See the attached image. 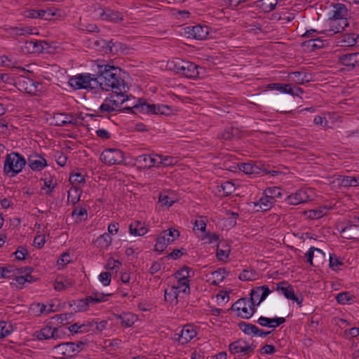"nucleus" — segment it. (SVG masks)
Returning a JSON list of instances; mask_svg holds the SVG:
<instances>
[{"label":"nucleus","mask_w":359,"mask_h":359,"mask_svg":"<svg viewBox=\"0 0 359 359\" xmlns=\"http://www.w3.org/2000/svg\"><path fill=\"white\" fill-rule=\"evenodd\" d=\"M96 75L97 88L103 91H112L118 96L124 97L129 90L126 81L128 74L121 68L108 64L99 65Z\"/></svg>","instance_id":"1"},{"label":"nucleus","mask_w":359,"mask_h":359,"mask_svg":"<svg viewBox=\"0 0 359 359\" xmlns=\"http://www.w3.org/2000/svg\"><path fill=\"white\" fill-rule=\"evenodd\" d=\"M26 163L23 156L18 152H11L6 155L4 171L6 175L14 177L22 170Z\"/></svg>","instance_id":"2"},{"label":"nucleus","mask_w":359,"mask_h":359,"mask_svg":"<svg viewBox=\"0 0 359 359\" xmlns=\"http://www.w3.org/2000/svg\"><path fill=\"white\" fill-rule=\"evenodd\" d=\"M96 75L83 73L72 76L69 79L68 84L74 90L80 89H97V84L96 83Z\"/></svg>","instance_id":"3"},{"label":"nucleus","mask_w":359,"mask_h":359,"mask_svg":"<svg viewBox=\"0 0 359 359\" xmlns=\"http://www.w3.org/2000/svg\"><path fill=\"white\" fill-rule=\"evenodd\" d=\"M84 342L79 341L77 342H65L54 346V350L57 359H69L76 356L84 346Z\"/></svg>","instance_id":"4"},{"label":"nucleus","mask_w":359,"mask_h":359,"mask_svg":"<svg viewBox=\"0 0 359 359\" xmlns=\"http://www.w3.org/2000/svg\"><path fill=\"white\" fill-rule=\"evenodd\" d=\"M180 236V231L173 228L163 231L162 234L156 238L154 250L163 252L170 243L177 240Z\"/></svg>","instance_id":"5"},{"label":"nucleus","mask_w":359,"mask_h":359,"mask_svg":"<svg viewBox=\"0 0 359 359\" xmlns=\"http://www.w3.org/2000/svg\"><path fill=\"white\" fill-rule=\"evenodd\" d=\"M100 159L107 165L123 164L124 153L118 149H106L101 153Z\"/></svg>","instance_id":"6"},{"label":"nucleus","mask_w":359,"mask_h":359,"mask_svg":"<svg viewBox=\"0 0 359 359\" xmlns=\"http://www.w3.org/2000/svg\"><path fill=\"white\" fill-rule=\"evenodd\" d=\"M94 48L105 54L116 55L119 51L123 50V43L114 41V40L106 41L102 39H98L93 42Z\"/></svg>","instance_id":"7"},{"label":"nucleus","mask_w":359,"mask_h":359,"mask_svg":"<svg viewBox=\"0 0 359 359\" xmlns=\"http://www.w3.org/2000/svg\"><path fill=\"white\" fill-rule=\"evenodd\" d=\"M184 31L187 38H192L196 40L205 39L208 35V27L200 25L187 26L184 28Z\"/></svg>","instance_id":"8"},{"label":"nucleus","mask_w":359,"mask_h":359,"mask_svg":"<svg viewBox=\"0 0 359 359\" xmlns=\"http://www.w3.org/2000/svg\"><path fill=\"white\" fill-rule=\"evenodd\" d=\"M276 290L280 291L287 299L295 302L300 307L302 306L303 298L302 295L300 297L297 296L292 286L288 284L287 281L278 283Z\"/></svg>","instance_id":"9"},{"label":"nucleus","mask_w":359,"mask_h":359,"mask_svg":"<svg viewBox=\"0 0 359 359\" xmlns=\"http://www.w3.org/2000/svg\"><path fill=\"white\" fill-rule=\"evenodd\" d=\"M16 85L20 91L28 94H34L36 91L39 83L34 81L32 79L21 76L18 78Z\"/></svg>","instance_id":"10"},{"label":"nucleus","mask_w":359,"mask_h":359,"mask_svg":"<svg viewBox=\"0 0 359 359\" xmlns=\"http://www.w3.org/2000/svg\"><path fill=\"white\" fill-rule=\"evenodd\" d=\"M271 292V290L266 285L255 287L251 290V297L249 299V301H257V305H259V304L263 302Z\"/></svg>","instance_id":"11"},{"label":"nucleus","mask_w":359,"mask_h":359,"mask_svg":"<svg viewBox=\"0 0 359 359\" xmlns=\"http://www.w3.org/2000/svg\"><path fill=\"white\" fill-rule=\"evenodd\" d=\"M334 10L332 11V15L330 17V19L335 20H341V25L344 26H348V22L347 20L348 16V9L346 6L340 3L333 4H332Z\"/></svg>","instance_id":"12"},{"label":"nucleus","mask_w":359,"mask_h":359,"mask_svg":"<svg viewBox=\"0 0 359 359\" xmlns=\"http://www.w3.org/2000/svg\"><path fill=\"white\" fill-rule=\"evenodd\" d=\"M245 346H241V341H235L231 343L229 346V350L232 354H236L239 353H243V355H246L249 356L251 353H253L255 346L253 344H248L246 341H243Z\"/></svg>","instance_id":"13"},{"label":"nucleus","mask_w":359,"mask_h":359,"mask_svg":"<svg viewBox=\"0 0 359 359\" xmlns=\"http://www.w3.org/2000/svg\"><path fill=\"white\" fill-rule=\"evenodd\" d=\"M196 332L189 325L184 326L179 334H175V339H177L179 343L185 344L189 342L195 336Z\"/></svg>","instance_id":"14"},{"label":"nucleus","mask_w":359,"mask_h":359,"mask_svg":"<svg viewBox=\"0 0 359 359\" xmlns=\"http://www.w3.org/2000/svg\"><path fill=\"white\" fill-rule=\"evenodd\" d=\"M53 119L55 121L54 125L57 126L77 125V121L74 118L72 114L56 113L53 116Z\"/></svg>","instance_id":"15"},{"label":"nucleus","mask_w":359,"mask_h":359,"mask_svg":"<svg viewBox=\"0 0 359 359\" xmlns=\"http://www.w3.org/2000/svg\"><path fill=\"white\" fill-rule=\"evenodd\" d=\"M184 63L185 65H184V67L180 72V75L189 79H196L198 77V68L201 67L195 63L189 61L184 60Z\"/></svg>","instance_id":"16"},{"label":"nucleus","mask_w":359,"mask_h":359,"mask_svg":"<svg viewBox=\"0 0 359 359\" xmlns=\"http://www.w3.org/2000/svg\"><path fill=\"white\" fill-rule=\"evenodd\" d=\"M28 164L34 171H41L48 165L47 161L37 154H34L29 156Z\"/></svg>","instance_id":"17"},{"label":"nucleus","mask_w":359,"mask_h":359,"mask_svg":"<svg viewBox=\"0 0 359 359\" xmlns=\"http://www.w3.org/2000/svg\"><path fill=\"white\" fill-rule=\"evenodd\" d=\"M285 201L290 205H297L309 201V196L306 191L299 189L294 194L287 196Z\"/></svg>","instance_id":"18"},{"label":"nucleus","mask_w":359,"mask_h":359,"mask_svg":"<svg viewBox=\"0 0 359 359\" xmlns=\"http://www.w3.org/2000/svg\"><path fill=\"white\" fill-rule=\"evenodd\" d=\"M100 18L103 20H108L114 23H118L123 20V15L120 12L109 8L102 10V12L100 13Z\"/></svg>","instance_id":"19"},{"label":"nucleus","mask_w":359,"mask_h":359,"mask_svg":"<svg viewBox=\"0 0 359 359\" xmlns=\"http://www.w3.org/2000/svg\"><path fill=\"white\" fill-rule=\"evenodd\" d=\"M257 322L262 327L276 328V327L283 324L285 322V318L282 317L269 318L261 316L258 318Z\"/></svg>","instance_id":"20"},{"label":"nucleus","mask_w":359,"mask_h":359,"mask_svg":"<svg viewBox=\"0 0 359 359\" xmlns=\"http://www.w3.org/2000/svg\"><path fill=\"white\" fill-rule=\"evenodd\" d=\"M135 161L136 163L144 168H150L153 166H156V159L151 155H140L135 158Z\"/></svg>","instance_id":"21"},{"label":"nucleus","mask_w":359,"mask_h":359,"mask_svg":"<svg viewBox=\"0 0 359 359\" xmlns=\"http://www.w3.org/2000/svg\"><path fill=\"white\" fill-rule=\"evenodd\" d=\"M53 327L49 325H46L39 330L35 331L33 334V337L39 341L48 340L53 339Z\"/></svg>","instance_id":"22"},{"label":"nucleus","mask_w":359,"mask_h":359,"mask_svg":"<svg viewBox=\"0 0 359 359\" xmlns=\"http://www.w3.org/2000/svg\"><path fill=\"white\" fill-rule=\"evenodd\" d=\"M358 36L354 33L344 34L338 38L337 43L342 47L353 46L357 43Z\"/></svg>","instance_id":"23"},{"label":"nucleus","mask_w":359,"mask_h":359,"mask_svg":"<svg viewBox=\"0 0 359 359\" xmlns=\"http://www.w3.org/2000/svg\"><path fill=\"white\" fill-rule=\"evenodd\" d=\"M116 319L121 320V326L124 327H131L137 320V316L132 313H123L121 314H114Z\"/></svg>","instance_id":"24"},{"label":"nucleus","mask_w":359,"mask_h":359,"mask_svg":"<svg viewBox=\"0 0 359 359\" xmlns=\"http://www.w3.org/2000/svg\"><path fill=\"white\" fill-rule=\"evenodd\" d=\"M268 88L271 90H276L281 93L290 94L293 96L298 95L297 93L294 92V88L290 83H273L269 84Z\"/></svg>","instance_id":"25"},{"label":"nucleus","mask_w":359,"mask_h":359,"mask_svg":"<svg viewBox=\"0 0 359 359\" xmlns=\"http://www.w3.org/2000/svg\"><path fill=\"white\" fill-rule=\"evenodd\" d=\"M289 78L291 79L297 84H304L308 83L311 80V74L303 72H294L289 74Z\"/></svg>","instance_id":"26"},{"label":"nucleus","mask_w":359,"mask_h":359,"mask_svg":"<svg viewBox=\"0 0 359 359\" xmlns=\"http://www.w3.org/2000/svg\"><path fill=\"white\" fill-rule=\"evenodd\" d=\"M180 292V286H172L170 289H165L164 294L165 300L170 304H177Z\"/></svg>","instance_id":"27"},{"label":"nucleus","mask_w":359,"mask_h":359,"mask_svg":"<svg viewBox=\"0 0 359 359\" xmlns=\"http://www.w3.org/2000/svg\"><path fill=\"white\" fill-rule=\"evenodd\" d=\"M359 227L358 224H349L341 231L342 237L346 239H354L358 236L357 229Z\"/></svg>","instance_id":"28"},{"label":"nucleus","mask_w":359,"mask_h":359,"mask_svg":"<svg viewBox=\"0 0 359 359\" xmlns=\"http://www.w3.org/2000/svg\"><path fill=\"white\" fill-rule=\"evenodd\" d=\"M129 231L130 234L134 236H144L147 232V229L145 227L144 223L140 221H135L129 226Z\"/></svg>","instance_id":"29"},{"label":"nucleus","mask_w":359,"mask_h":359,"mask_svg":"<svg viewBox=\"0 0 359 359\" xmlns=\"http://www.w3.org/2000/svg\"><path fill=\"white\" fill-rule=\"evenodd\" d=\"M339 63L348 67V70H352L356 67L353 53H346L339 56Z\"/></svg>","instance_id":"30"},{"label":"nucleus","mask_w":359,"mask_h":359,"mask_svg":"<svg viewBox=\"0 0 359 359\" xmlns=\"http://www.w3.org/2000/svg\"><path fill=\"white\" fill-rule=\"evenodd\" d=\"M65 13L57 8H48L44 10V20H55L61 19Z\"/></svg>","instance_id":"31"},{"label":"nucleus","mask_w":359,"mask_h":359,"mask_svg":"<svg viewBox=\"0 0 359 359\" xmlns=\"http://www.w3.org/2000/svg\"><path fill=\"white\" fill-rule=\"evenodd\" d=\"M341 25V20H335L330 18V29L320 31V34H325L327 32H332L334 34L341 32L347 26H344Z\"/></svg>","instance_id":"32"},{"label":"nucleus","mask_w":359,"mask_h":359,"mask_svg":"<svg viewBox=\"0 0 359 359\" xmlns=\"http://www.w3.org/2000/svg\"><path fill=\"white\" fill-rule=\"evenodd\" d=\"M112 238L107 233H104L100 236L95 241V244L97 248L106 249L111 245Z\"/></svg>","instance_id":"33"},{"label":"nucleus","mask_w":359,"mask_h":359,"mask_svg":"<svg viewBox=\"0 0 359 359\" xmlns=\"http://www.w3.org/2000/svg\"><path fill=\"white\" fill-rule=\"evenodd\" d=\"M184 65H185L184 60L180 58H174L168 62L167 67L168 69L173 71L175 74L180 75V72L184 67Z\"/></svg>","instance_id":"34"},{"label":"nucleus","mask_w":359,"mask_h":359,"mask_svg":"<svg viewBox=\"0 0 359 359\" xmlns=\"http://www.w3.org/2000/svg\"><path fill=\"white\" fill-rule=\"evenodd\" d=\"M275 201H273L271 198L268 197V195H264V196L262 197L257 203L255 205H259L260 210L262 212L267 211L271 208Z\"/></svg>","instance_id":"35"},{"label":"nucleus","mask_w":359,"mask_h":359,"mask_svg":"<svg viewBox=\"0 0 359 359\" xmlns=\"http://www.w3.org/2000/svg\"><path fill=\"white\" fill-rule=\"evenodd\" d=\"M249 299L247 298H241L237 300L234 304H232L231 307V310L234 311H241L243 314L246 315L247 312V304L248 303Z\"/></svg>","instance_id":"36"},{"label":"nucleus","mask_w":359,"mask_h":359,"mask_svg":"<svg viewBox=\"0 0 359 359\" xmlns=\"http://www.w3.org/2000/svg\"><path fill=\"white\" fill-rule=\"evenodd\" d=\"M341 185L345 187L359 186V176H344Z\"/></svg>","instance_id":"37"},{"label":"nucleus","mask_w":359,"mask_h":359,"mask_svg":"<svg viewBox=\"0 0 359 359\" xmlns=\"http://www.w3.org/2000/svg\"><path fill=\"white\" fill-rule=\"evenodd\" d=\"M217 188L219 191H223L224 196L231 195L236 189L233 183L230 181H226L224 183H222L220 186H217Z\"/></svg>","instance_id":"38"},{"label":"nucleus","mask_w":359,"mask_h":359,"mask_svg":"<svg viewBox=\"0 0 359 359\" xmlns=\"http://www.w3.org/2000/svg\"><path fill=\"white\" fill-rule=\"evenodd\" d=\"M238 326L245 334L256 335L257 329L256 325L242 321L238 324Z\"/></svg>","instance_id":"39"},{"label":"nucleus","mask_w":359,"mask_h":359,"mask_svg":"<svg viewBox=\"0 0 359 359\" xmlns=\"http://www.w3.org/2000/svg\"><path fill=\"white\" fill-rule=\"evenodd\" d=\"M327 207H320L318 209L309 210L308 217L312 219H317L327 215Z\"/></svg>","instance_id":"40"},{"label":"nucleus","mask_w":359,"mask_h":359,"mask_svg":"<svg viewBox=\"0 0 359 359\" xmlns=\"http://www.w3.org/2000/svg\"><path fill=\"white\" fill-rule=\"evenodd\" d=\"M149 103L145 99L140 98L137 100V103L135 104V110L137 113L148 114Z\"/></svg>","instance_id":"41"},{"label":"nucleus","mask_w":359,"mask_h":359,"mask_svg":"<svg viewBox=\"0 0 359 359\" xmlns=\"http://www.w3.org/2000/svg\"><path fill=\"white\" fill-rule=\"evenodd\" d=\"M264 195H268L273 201H276V198H280L282 196L281 189L278 187H268L264 191Z\"/></svg>","instance_id":"42"},{"label":"nucleus","mask_w":359,"mask_h":359,"mask_svg":"<svg viewBox=\"0 0 359 359\" xmlns=\"http://www.w3.org/2000/svg\"><path fill=\"white\" fill-rule=\"evenodd\" d=\"M302 46L311 47V50H313L317 48H323L324 46L323 41L320 39H311L302 43Z\"/></svg>","instance_id":"43"},{"label":"nucleus","mask_w":359,"mask_h":359,"mask_svg":"<svg viewBox=\"0 0 359 359\" xmlns=\"http://www.w3.org/2000/svg\"><path fill=\"white\" fill-rule=\"evenodd\" d=\"M329 266L332 270H337L339 266H343L344 263L336 254L330 255Z\"/></svg>","instance_id":"44"},{"label":"nucleus","mask_w":359,"mask_h":359,"mask_svg":"<svg viewBox=\"0 0 359 359\" xmlns=\"http://www.w3.org/2000/svg\"><path fill=\"white\" fill-rule=\"evenodd\" d=\"M261 2L259 6H261L265 11H271L275 9L278 1L277 0H260Z\"/></svg>","instance_id":"45"},{"label":"nucleus","mask_w":359,"mask_h":359,"mask_svg":"<svg viewBox=\"0 0 359 359\" xmlns=\"http://www.w3.org/2000/svg\"><path fill=\"white\" fill-rule=\"evenodd\" d=\"M256 272L254 270L245 269L240 273L238 278L243 281H250L255 279Z\"/></svg>","instance_id":"46"},{"label":"nucleus","mask_w":359,"mask_h":359,"mask_svg":"<svg viewBox=\"0 0 359 359\" xmlns=\"http://www.w3.org/2000/svg\"><path fill=\"white\" fill-rule=\"evenodd\" d=\"M353 298V295L349 292H343L339 293L336 297V300L339 304H345Z\"/></svg>","instance_id":"47"},{"label":"nucleus","mask_w":359,"mask_h":359,"mask_svg":"<svg viewBox=\"0 0 359 359\" xmlns=\"http://www.w3.org/2000/svg\"><path fill=\"white\" fill-rule=\"evenodd\" d=\"M263 166L264 165H262L260 162L257 163H252L251 175H264V172H266V169L263 168Z\"/></svg>","instance_id":"48"},{"label":"nucleus","mask_w":359,"mask_h":359,"mask_svg":"<svg viewBox=\"0 0 359 359\" xmlns=\"http://www.w3.org/2000/svg\"><path fill=\"white\" fill-rule=\"evenodd\" d=\"M72 217L77 216V219L79 218V221L85 220L87 219L88 213L87 210L85 208H75L72 213ZM78 222V220L76 221Z\"/></svg>","instance_id":"49"},{"label":"nucleus","mask_w":359,"mask_h":359,"mask_svg":"<svg viewBox=\"0 0 359 359\" xmlns=\"http://www.w3.org/2000/svg\"><path fill=\"white\" fill-rule=\"evenodd\" d=\"M318 252L321 255H324V253L320 249H318L315 247H311L309 251L306 253L305 256L307 259V262L309 263L311 266H313V259L314 256V252Z\"/></svg>","instance_id":"50"},{"label":"nucleus","mask_w":359,"mask_h":359,"mask_svg":"<svg viewBox=\"0 0 359 359\" xmlns=\"http://www.w3.org/2000/svg\"><path fill=\"white\" fill-rule=\"evenodd\" d=\"M96 323L95 320L87 321L82 324H80V333H86L90 331L94 332V326Z\"/></svg>","instance_id":"51"},{"label":"nucleus","mask_w":359,"mask_h":359,"mask_svg":"<svg viewBox=\"0 0 359 359\" xmlns=\"http://www.w3.org/2000/svg\"><path fill=\"white\" fill-rule=\"evenodd\" d=\"M122 97L123 98L120 100V101L108 98V102L110 105H112L115 108L114 111H119L121 104L128 100V96L126 95V93L125 94L124 97Z\"/></svg>","instance_id":"52"},{"label":"nucleus","mask_w":359,"mask_h":359,"mask_svg":"<svg viewBox=\"0 0 359 359\" xmlns=\"http://www.w3.org/2000/svg\"><path fill=\"white\" fill-rule=\"evenodd\" d=\"M248 304L250 308L247 309L246 315H241L240 313H238V316H241L243 318L249 319L251 318L253 314L255 313V306L257 305V302H252L248 300Z\"/></svg>","instance_id":"53"},{"label":"nucleus","mask_w":359,"mask_h":359,"mask_svg":"<svg viewBox=\"0 0 359 359\" xmlns=\"http://www.w3.org/2000/svg\"><path fill=\"white\" fill-rule=\"evenodd\" d=\"M11 325H7L4 321H0V339L4 338L11 333Z\"/></svg>","instance_id":"54"},{"label":"nucleus","mask_w":359,"mask_h":359,"mask_svg":"<svg viewBox=\"0 0 359 359\" xmlns=\"http://www.w3.org/2000/svg\"><path fill=\"white\" fill-rule=\"evenodd\" d=\"M74 305L76 306V308L74 309L75 312L86 311L88 306V304L87 301H86V298L74 302Z\"/></svg>","instance_id":"55"},{"label":"nucleus","mask_w":359,"mask_h":359,"mask_svg":"<svg viewBox=\"0 0 359 359\" xmlns=\"http://www.w3.org/2000/svg\"><path fill=\"white\" fill-rule=\"evenodd\" d=\"M228 272L226 271L224 268L219 269L218 270L214 271L212 273V276L214 278L217 279L218 281L222 282L225 276L228 275Z\"/></svg>","instance_id":"56"},{"label":"nucleus","mask_w":359,"mask_h":359,"mask_svg":"<svg viewBox=\"0 0 359 359\" xmlns=\"http://www.w3.org/2000/svg\"><path fill=\"white\" fill-rule=\"evenodd\" d=\"M69 181L71 183H84L85 176L80 172H72L70 175Z\"/></svg>","instance_id":"57"},{"label":"nucleus","mask_w":359,"mask_h":359,"mask_svg":"<svg viewBox=\"0 0 359 359\" xmlns=\"http://www.w3.org/2000/svg\"><path fill=\"white\" fill-rule=\"evenodd\" d=\"M14 255L18 260H24L28 255V250L25 246H20Z\"/></svg>","instance_id":"58"},{"label":"nucleus","mask_w":359,"mask_h":359,"mask_svg":"<svg viewBox=\"0 0 359 359\" xmlns=\"http://www.w3.org/2000/svg\"><path fill=\"white\" fill-rule=\"evenodd\" d=\"M99 280L104 286H107L111 283V274L110 272H102L99 275Z\"/></svg>","instance_id":"59"},{"label":"nucleus","mask_w":359,"mask_h":359,"mask_svg":"<svg viewBox=\"0 0 359 359\" xmlns=\"http://www.w3.org/2000/svg\"><path fill=\"white\" fill-rule=\"evenodd\" d=\"M114 109L115 108L112 105L111 106L110 104L109 103L108 98H106L104 102L99 107V110L102 113L108 114L114 111Z\"/></svg>","instance_id":"60"},{"label":"nucleus","mask_w":359,"mask_h":359,"mask_svg":"<svg viewBox=\"0 0 359 359\" xmlns=\"http://www.w3.org/2000/svg\"><path fill=\"white\" fill-rule=\"evenodd\" d=\"M81 29L83 31H87L88 32L93 33H98L100 32V29L95 24H81Z\"/></svg>","instance_id":"61"},{"label":"nucleus","mask_w":359,"mask_h":359,"mask_svg":"<svg viewBox=\"0 0 359 359\" xmlns=\"http://www.w3.org/2000/svg\"><path fill=\"white\" fill-rule=\"evenodd\" d=\"M238 168L247 175H251L252 163H242L238 164Z\"/></svg>","instance_id":"62"},{"label":"nucleus","mask_w":359,"mask_h":359,"mask_svg":"<svg viewBox=\"0 0 359 359\" xmlns=\"http://www.w3.org/2000/svg\"><path fill=\"white\" fill-rule=\"evenodd\" d=\"M33 243H34V245L36 248H37L39 249H41L46 243L45 235L40 234V235L36 236L34 238Z\"/></svg>","instance_id":"63"},{"label":"nucleus","mask_w":359,"mask_h":359,"mask_svg":"<svg viewBox=\"0 0 359 359\" xmlns=\"http://www.w3.org/2000/svg\"><path fill=\"white\" fill-rule=\"evenodd\" d=\"M229 252H230V250L229 249V248H227V249H226V250H223V249L219 248V244L217 245V257L219 260L222 261L224 259L228 258Z\"/></svg>","instance_id":"64"}]
</instances>
